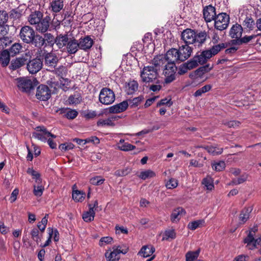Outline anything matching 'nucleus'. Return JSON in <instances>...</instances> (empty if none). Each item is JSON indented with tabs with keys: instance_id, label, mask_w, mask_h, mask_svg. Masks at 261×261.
<instances>
[{
	"instance_id": "obj_23",
	"label": "nucleus",
	"mask_w": 261,
	"mask_h": 261,
	"mask_svg": "<svg viewBox=\"0 0 261 261\" xmlns=\"http://www.w3.org/2000/svg\"><path fill=\"white\" fill-rule=\"evenodd\" d=\"M128 106V103L127 101H123L118 104L109 107V111L111 113H119L126 110Z\"/></svg>"
},
{
	"instance_id": "obj_27",
	"label": "nucleus",
	"mask_w": 261,
	"mask_h": 261,
	"mask_svg": "<svg viewBox=\"0 0 261 261\" xmlns=\"http://www.w3.org/2000/svg\"><path fill=\"white\" fill-rule=\"evenodd\" d=\"M120 118L118 116H114L106 119H100L97 122V125L98 126H114L115 125L114 121L118 120Z\"/></svg>"
},
{
	"instance_id": "obj_6",
	"label": "nucleus",
	"mask_w": 261,
	"mask_h": 261,
	"mask_svg": "<svg viewBox=\"0 0 261 261\" xmlns=\"http://www.w3.org/2000/svg\"><path fill=\"white\" fill-rule=\"evenodd\" d=\"M177 68L175 64L167 63L164 66L163 74L165 76V83H170L175 79Z\"/></svg>"
},
{
	"instance_id": "obj_4",
	"label": "nucleus",
	"mask_w": 261,
	"mask_h": 261,
	"mask_svg": "<svg viewBox=\"0 0 261 261\" xmlns=\"http://www.w3.org/2000/svg\"><path fill=\"white\" fill-rule=\"evenodd\" d=\"M115 100V95L111 89L108 88H103L99 95V101L105 105L112 103Z\"/></svg>"
},
{
	"instance_id": "obj_31",
	"label": "nucleus",
	"mask_w": 261,
	"mask_h": 261,
	"mask_svg": "<svg viewBox=\"0 0 261 261\" xmlns=\"http://www.w3.org/2000/svg\"><path fill=\"white\" fill-rule=\"evenodd\" d=\"M196 40L195 43H197L198 46H201L209 38L208 35L205 31H201L196 33L195 32Z\"/></svg>"
},
{
	"instance_id": "obj_44",
	"label": "nucleus",
	"mask_w": 261,
	"mask_h": 261,
	"mask_svg": "<svg viewBox=\"0 0 261 261\" xmlns=\"http://www.w3.org/2000/svg\"><path fill=\"white\" fill-rule=\"evenodd\" d=\"M200 252V249L195 251H188L186 254V261H193L199 256Z\"/></svg>"
},
{
	"instance_id": "obj_59",
	"label": "nucleus",
	"mask_w": 261,
	"mask_h": 261,
	"mask_svg": "<svg viewBox=\"0 0 261 261\" xmlns=\"http://www.w3.org/2000/svg\"><path fill=\"white\" fill-rule=\"evenodd\" d=\"M129 169L126 168L116 170L114 173V175L118 177L124 176L127 175L129 173Z\"/></svg>"
},
{
	"instance_id": "obj_38",
	"label": "nucleus",
	"mask_w": 261,
	"mask_h": 261,
	"mask_svg": "<svg viewBox=\"0 0 261 261\" xmlns=\"http://www.w3.org/2000/svg\"><path fill=\"white\" fill-rule=\"evenodd\" d=\"M251 210L250 208H245L241 211L239 216V223L244 224L249 219Z\"/></svg>"
},
{
	"instance_id": "obj_35",
	"label": "nucleus",
	"mask_w": 261,
	"mask_h": 261,
	"mask_svg": "<svg viewBox=\"0 0 261 261\" xmlns=\"http://www.w3.org/2000/svg\"><path fill=\"white\" fill-rule=\"evenodd\" d=\"M69 39L67 35H60L56 38V42L57 45L59 48H62L65 46H67Z\"/></svg>"
},
{
	"instance_id": "obj_46",
	"label": "nucleus",
	"mask_w": 261,
	"mask_h": 261,
	"mask_svg": "<svg viewBox=\"0 0 261 261\" xmlns=\"http://www.w3.org/2000/svg\"><path fill=\"white\" fill-rule=\"evenodd\" d=\"M85 194L79 190L74 191L72 193V198L76 202H82L85 198Z\"/></svg>"
},
{
	"instance_id": "obj_22",
	"label": "nucleus",
	"mask_w": 261,
	"mask_h": 261,
	"mask_svg": "<svg viewBox=\"0 0 261 261\" xmlns=\"http://www.w3.org/2000/svg\"><path fill=\"white\" fill-rule=\"evenodd\" d=\"M29 44L34 46L37 49H41L43 47H44V41L43 39V36L35 33Z\"/></svg>"
},
{
	"instance_id": "obj_63",
	"label": "nucleus",
	"mask_w": 261,
	"mask_h": 261,
	"mask_svg": "<svg viewBox=\"0 0 261 261\" xmlns=\"http://www.w3.org/2000/svg\"><path fill=\"white\" fill-rule=\"evenodd\" d=\"M173 105V102L171 101V98H165L161 99L157 104V106H160L162 105H167L168 107H170Z\"/></svg>"
},
{
	"instance_id": "obj_40",
	"label": "nucleus",
	"mask_w": 261,
	"mask_h": 261,
	"mask_svg": "<svg viewBox=\"0 0 261 261\" xmlns=\"http://www.w3.org/2000/svg\"><path fill=\"white\" fill-rule=\"evenodd\" d=\"M22 46L19 43H15L9 49L8 51L10 52L11 57H14L19 54L22 50Z\"/></svg>"
},
{
	"instance_id": "obj_29",
	"label": "nucleus",
	"mask_w": 261,
	"mask_h": 261,
	"mask_svg": "<svg viewBox=\"0 0 261 261\" xmlns=\"http://www.w3.org/2000/svg\"><path fill=\"white\" fill-rule=\"evenodd\" d=\"M43 17V13L39 11L32 12L29 16L28 20L31 25H36Z\"/></svg>"
},
{
	"instance_id": "obj_61",
	"label": "nucleus",
	"mask_w": 261,
	"mask_h": 261,
	"mask_svg": "<svg viewBox=\"0 0 261 261\" xmlns=\"http://www.w3.org/2000/svg\"><path fill=\"white\" fill-rule=\"evenodd\" d=\"M178 185L177 180L174 178H171L166 183V186L168 189H172L175 188Z\"/></svg>"
},
{
	"instance_id": "obj_50",
	"label": "nucleus",
	"mask_w": 261,
	"mask_h": 261,
	"mask_svg": "<svg viewBox=\"0 0 261 261\" xmlns=\"http://www.w3.org/2000/svg\"><path fill=\"white\" fill-rule=\"evenodd\" d=\"M144 99L143 96H139L138 97L134 98L133 99H129L128 102L131 108H135L137 107Z\"/></svg>"
},
{
	"instance_id": "obj_14",
	"label": "nucleus",
	"mask_w": 261,
	"mask_h": 261,
	"mask_svg": "<svg viewBox=\"0 0 261 261\" xmlns=\"http://www.w3.org/2000/svg\"><path fill=\"white\" fill-rule=\"evenodd\" d=\"M242 25L244 29L248 31L253 30L256 25L259 30H261V18L257 20L255 23L254 20L250 16H247L244 20Z\"/></svg>"
},
{
	"instance_id": "obj_49",
	"label": "nucleus",
	"mask_w": 261,
	"mask_h": 261,
	"mask_svg": "<svg viewBox=\"0 0 261 261\" xmlns=\"http://www.w3.org/2000/svg\"><path fill=\"white\" fill-rule=\"evenodd\" d=\"M94 216L95 211L89 209L88 212L85 213L83 215V219L86 222H91L93 220Z\"/></svg>"
},
{
	"instance_id": "obj_16",
	"label": "nucleus",
	"mask_w": 261,
	"mask_h": 261,
	"mask_svg": "<svg viewBox=\"0 0 261 261\" xmlns=\"http://www.w3.org/2000/svg\"><path fill=\"white\" fill-rule=\"evenodd\" d=\"M29 61L27 69L30 73H36L41 69L43 63L40 59L35 58L31 60L29 59Z\"/></svg>"
},
{
	"instance_id": "obj_45",
	"label": "nucleus",
	"mask_w": 261,
	"mask_h": 261,
	"mask_svg": "<svg viewBox=\"0 0 261 261\" xmlns=\"http://www.w3.org/2000/svg\"><path fill=\"white\" fill-rule=\"evenodd\" d=\"M68 102L70 104H78L82 101V96L81 94L78 92L74 93L70 95L68 98Z\"/></svg>"
},
{
	"instance_id": "obj_5",
	"label": "nucleus",
	"mask_w": 261,
	"mask_h": 261,
	"mask_svg": "<svg viewBox=\"0 0 261 261\" xmlns=\"http://www.w3.org/2000/svg\"><path fill=\"white\" fill-rule=\"evenodd\" d=\"M229 20V16L226 13L218 14L214 20L215 21V28L219 31H223L226 29L228 26Z\"/></svg>"
},
{
	"instance_id": "obj_18",
	"label": "nucleus",
	"mask_w": 261,
	"mask_h": 261,
	"mask_svg": "<svg viewBox=\"0 0 261 261\" xmlns=\"http://www.w3.org/2000/svg\"><path fill=\"white\" fill-rule=\"evenodd\" d=\"M164 55L166 57V59L168 63L175 64L176 62H181L177 49L171 48Z\"/></svg>"
},
{
	"instance_id": "obj_34",
	"label": "nucleus",
	"mask_w": 261,
	"mask_h": 261,
	"mask_svg": "<svg viewBox=\"0 0 261 261\" xmlns=\"http://www.w3.org/2000/svg\"><path fill=\"white\" fill-rule=\"evenodd\" d=\"M155 251V248L152 246H143L139 254L143 257H147L152 255Z\"/></svg>"
},
{
	"instance_id": "obj_12",
	"label": "nucleus",
	"mask_w": 261,
	"mask_h": 261,
	"mask_svg": "<svg viewBox=\"0 0 261 261\" xmlns=\"http://www.w3.org/2000/svg\"><path fill=\"white\" fill-rule=\"evenodd\" d=\"M51 96L50 90L46 85H41L37 87L36 96L41 101L47 100Z\"/></svg>"
},
{
	"instance_id": "obj_9",
	"label": "nucleus",
	"mask_w": 261,
	"mask_h": 261,
	"mask_svg": "<svg viewBox=\"0 0 261 261\" xmlns=\"http://www.w3.org/2000/svg\"><path fill=\"white\" fill-rule=\"evenodd\" d=\"M35 34V31L32 28L25 25L21 28L19 35L22 42L29 44Z\"/></svg>"
},
{
	"instance_id": "obj_60",
	"label": "nucleus",
	"mask_w": 261,
	"mask_h": 261,
	"mask_svg": "<svg viewBox=\"0 0 261 261\" xmlns=\"http://www.w3.org/2000/svg\"><path fill=\"white\" fill-rule=\"evenodd\" d=\"M77 115L78 112L76 110L68 109L65 115V118L68 119H73L77 116Z\"/></svg>"
},
{
	"instance_id": "obj_10",
	"label": "nucleus",
	"mask_w": 261,
	"mask_h": 261,
	"mask_svg": "<svg viewBox=\"0 0 261 261\" xmlns=\"http://www.w3.org/2000/svg\"><path fill=\"white\" fill-rule=\"evenodd\" d=\"M31 56L30 51H28L25 54L24 56L17 58L14 60H12L11 62L9 68L11 70H15L25 64Z\"/></svg>"
},
{
	"instance_id": "obj_36",
	"label": "nucleus",
	"mask_w": 261,
	"mask_h": 261,
	"mask_svg": "<svg viewBox=\"0 0 261 261\" xmlns=\"http://www.w3.org/2000/svg\"><path fill=\"white\" fill-rule=\"evenodd\" d=\"M201 147L204 149L209 153L212 154L213 155L221 154L223 151V148H218L216 146H201Z\"/></svg>"
},
{
	"instance_id": "obj_55",
	"label": "nucleus",
	"mask_w": 261,
	"mask_h": 261,
	"mask_svg": "<svg viewBox=\"0 0 261 261\" xmlns=\"http://www.w3.org/2000/svg\"><path fill=\"white\" fill-rule=\"evenodd\" d=\"M222 123L228 128H236L239 126L241 124L240 122L236 120H231L228 121H223Z\"/></svg>"
},
{
	"instance_id": "obj_28",
	"label": "nucleus",
	"mask_w": 261,
	"mask_h": 261,
	"mask_svg": "<svg viewBox=\"0 0 261 261\" xmlns=\"http://www.w3.org/2000/svg\"><path fill=\"white\" fill-rule=\"evenodd\" d=\"M63 0H52L49 4V8L54 13H58L64 7Z\"/></svg>"
},
{
	"instance_id": "obj_30",
	"label": "nucleus",
	"mask_w": 261,
	"mask_h": 261,
	"mask_svg": "<svg viewBox=\"0 0 261 261\" xmlns=\"http://www.w3.org/2000/svg\"><path fill=\"white\" fill-rule=\"evenodd\" d=\"M186 212L181 207H178L174 210L171 215L170 219L172 222H177L178 221L181 217L184 215Z\"/></svg>"
},
{
	"instance_id": "obj_43",
	"label": "nucleus",
	"mask_w": 261,
	"mask_h": 261,
	"mask_svg": "<svg viewBox=\"0 0 261 261\" xmlns=\"http://www.w3.org/2000/svg\"><path fill=\"white\" fill-rule=\"evenodd\" d=\"M213 68V65H211L210 64H208L197 69L195 71V73L197 76L201 77L204 73L208 72L212 70Z\"/></svg>"
},
{
	"instance_id": "obj_24",
	"label": "nucleus",
	"mask_w": 261,
	"mask_h": 261,
	"mask_svg": "<svg viewBox=\"0 0 261 261\" xmlns=\"http://www.w3.org/2000/svg\"><path fill=\"white\" fill-rule=\"evenodd\" d=\"M66 49L68 54H75L80 49L79 41L74 38L69 39Z\"/></svg>"
},
{
	"instance_id": "obj_21",
	"label": "nucleus",
	"mask_w": 261,
	"mask_h": 261,
	"mask_svg": "<svg viewBox=\"0 0 261 261\" xmlns=\"http://www.w3.org/2000/svg\"><path fill=\"white\" fill-rule=\"evenodd\" d=\"M152 66L158 69V71L160 70V68L165 65L167 63L166 57L164 55H159L156 56L151 61Z\"/></svg>"
},
{
	"instance_id": "obj_11",
	"label": "nucleus",
	"mask_w": 261,
	"mask_h": 261,
	"mask_svg": "<svg viewBox=\"0 0 261 261\" xmlns=\"http://www.w3.org/2000/svg\"><path fill=\"white\" fill-rule=\"evenodd\" d=\"M181 40L184 44L188 45H192L195 43V31L190 29L184 30L181 34Z\"/></svg>"
},
{
	"instance_id": "obj_56",
	"label": "nucleus",
	"mask_w": 261,
	"mask_h": 261,
	"mask_svg": "<svg viewBox=\"0 0 261 261\" xmlns=\"http://www.w3.org/2000/svg\"><path fill=\"white\" fill-rule=\"evenodd\" d=\"M44 190V187L41 185L38 184L37 186L34 185L33 193L36 196L40 197L42 195Z\"/></svg>"
},
{
	"instance_id": "obj_62",
	"label": "nucleus",
	"mask_w": 261,
	"mask_h": 261,
	"mask_svg": "<svg viewBox=\"0 0 261 261\" xmlns=\"http://www.w3.org/2000/svg\"><path fill=\"white\" fill-rule=\"evenodd\" d=\"M21 16V13L16 9H12L9 14V17L10 18H12L14 20H16L19 18Z\"/></svg>"
},
{
	"instance_id": "obj_47",
	"label": "nucleus",
	"mask_w": 261,
	"mask_h": 261,
	"mask_svg": "<svg viewBox=\"0 0 261 261\" xmlns=\"http://www.w3.org/2000/svg\"><path fill=\"white\" fill-rule=\"evenodd\" d=\"M202 184L208 190H212L214 188L213 180L211 177L207 176L204 178L202 181Z\"/></svg>"
},
{
	"instance_id": "obj_41",
	"label": "nucleus",
	"mask_w": 261,
	"mask_h": 261,
	"mask_svg": "<svg viewBox=\"0 0 261 261\" xmlns=\"http://www.w3.org/2000/svg\"><path fill=\"white\" fill-rule=\"evenodd\" d=\"M44 41V47L47 45H53L56 42V38L51 33H45L43 36Z\"/></svg>"
},
{
	"instance_id": "obj_54",
	"label": "nucleus",
	"mask_w": 261,
	"mask_h": 261,
	"mask_svg": "<svg viewBox=\"0 0 261 261\" xmlns=\"http://www.w3.org/2000/svg\"><path fill=\"white\" fill-rule=\"evenodd\" d=\"M197 57L195 56L192 59L186 63L190 70L196 67L199 64L197 62Z\"/></svg>"
},
{
	"instance_id": "obj_58",
	"label": "nucleus",
	"mask_w": 261,
	"mask_h": 261,
	"mask_svg": "<svg viewBox=\"0 0 261 261\" xmlns=\"http://www.w3.org/2000/svg\"><path fill=\"white\" fill-rule=\"evenodd\" d=\"M8 17V14L6 11L0 10V25L6 24Z\"/></svg>"
},
{
	"instance_id": "obj_17",
	"label": "nucleus",
	"mask_w": 261,
	"mask_h": 261,
	"mask_svg": "<svg viewBox=\"0 0 261 261\" xmlns=\"http://www.w3.org/2000/svg\"><path fill=\"white\" fill-rule=\"evenodd\" d=\"M193 48L188 45L181 44L177 49L180 61L183 62L188 59L191 55L193 52Z\"/></svg>"
},
{
	"instance_id": "obj_42",
	"label": "nucleus",
	"mask_w": 261,
	"mask_h": 261,
	"mask_svg": "<svg viewBox=\"0 0 261 261\" xmlns=\"http://www.w3.org/2000/svg\"><path fill=\"white\" fill-rule=\"evenodd\" d=\"M259 35V34H258L256 35H252L249 36H245L243 38H241V37L240 38H238V39L233 40V43H235L238 45H241L243 43H246L249 42L251 40L255 38L257 36Z\"/></svg>"
},
{
	"instance_id": "obj_39",
	"label": "nucleus",
	"mask_w": 261,
	"mask_h": 261,
	"mask_svg": "<svg viewBox=\"0 0 261 261\" xmlns=\"http://www.w3.org/2000/svg\"><path fill=\"white\" fill-rule=\"evenodd\" d=\"M138 89V84L136 81H132L128 82L126 86V90L128 94H133Z\"/></svg>"
},
{
	"instance_id": "obj_57",
	"label": "nucleus",
	"mask_w": 261,
	"mask_h": 261,
	"mask_svg": "<svg viewBox=\"0 0 261 261\" xmlns=\"http://www.w3.org/2000/svg\"><path fill=\"white\" fill-rule=\"evenodd\" d=\"M203 222V220H201L192 221L189 223L188 227L190 229L194 230L197 229L200 226V225L202 224Z\"/></svg>"
},
{
	"instance_id": "obj_1",
	"label": "nucleus",
	"mask_w": 261,
	"mask_h": 261,
	"mask_svg": "<svg viewBox=\"0 0 261 261\" xmlns=\"http://www.w3.org/2000/svg\"><path fill=\"white\" fill-rule=\"evenodd\" d=\"M140 76L142 82L144 83H161L158 79L159 74L158 69L152 66H144L141 71Z\"/></svg>"
},
{
	"instance_id": "obj_13",
	"label": "nucleus",
	"mask_w": 261,
	"mask_h": 261,
	"mask_svg": "<svg viewBox=\"0 0 261 261\" xmlns=\"http://www.w3.org/2000/svg\"><path fill=\"white\" fill-rule=\"evenodd\" d=\"M203 15L204 20L206 22H210L214 20L217 17L216 8L212 5L203 7Z\"/></svg>"
},
{
	"instance_id": "obj_53",
	"label": "nucleus",
	"mask_w": 261,
	"mask_h": 261,
	"mask_svg": "<svg viewBox=\"0 0 261 261\" xmlns=\"http://www.w3.org/2000/svg\"><path fill=\"white\" fill-rule=\"evenodd\" d=\"M105 179L101 176H97L91 178L90 180V183L93 185H102Z\"/></svg>"
},
{
	"instance_id": "obj_15",
	"label": "nucleus",
	"mask_w": 261,
	"mask_h": 261,
	"mask_svg": "<svg viewBox=\"0 0 261 261\" xmlns=\"http://www.w3.org/2000/svg\"><path fill=\"white\" fill-rule=\"evenodd\" d=\"M127 250V248L121 250L120 246H118L116 248L113 247V250L110 253L106 252L105 256L108 261H118L120 258V254L121 253L123 254L126 253Z\"/></svg>"
},
{
	"instance_id": "obj_64",
	"label": "nucleus",
	"mask_w": 261,
	"mask_h": 261,
	"mask_svg": "<svg viewBox=\"0 0 261 261\" xmlns=\"http://www.w3.org/2000/svg\"><path fill=\"white\" fill-rule=\"evenodd\" d=\"M113 241V239L110 237H105L100 239L99 243V245L100 246H103L104 244H107L111 243Z\"/></svg>"
},
{
	"instance_id": "obj_3",
	"label": "nucleus",
	"mask_w": 261,
	"mask_h": 261,
	"mask_svg": "<svg viewBox=\"0 0 261 261\" xmlns=\"http://www.w3.org/2000/svg\"><path fill=\"white\" fill-rule=\"evenodd\" d=\"M258 231L257 226H254L251 228L247 234V236L244 239V243L246 244V247L249 250H253L257 248L261 242V238L258 237L255 239V233Z\"/></svg>"
},
{
	"instance_id": "obj_8",
	"label": "nucleus",
	"mask_w": 261,
	"mask_h": 261,
	"mask_svg": "<svg viewBox=\"0 0 261 261\" xmlns=\"http://www.w3.org/2000/svg\"><path fill=\"white\" fill-rule=\"evenodd\" d=\"M35 86L30 79L25 77L17 79V86L22 92L30 93L34 89Z\"/></svg>"
},
{
	"instance_id": "obj_52",
	"label": "nucleus",
	"mask_w": 261,
	"mask_h": 261,
	"mask_svg": "<svg viewBox=\"0 0 261 261\" xmlns=\"http://www.w3.org/2000/svg\"><path fill=\"white\" fill-rule=\"evenodd\" d=\"M212 168L216 171H221L225 168V163L221 161L212 164Z\"/></svg>"
},
{
	"instance_id": "obj_37",
	"label": "nucleus",
	"mask_w": 261,
	"mask_h": 261,
	"mask_svg": "<svg viewBox=\"0 0 261 261\" xmlns=\"http://www.w3.org/2000/svg\"><path fill=\"white\" fill-rule=\"evenodd\" d=\"M52 72L55 74L56 75L63 79L64 76H66L67 73V69L66 67L61 65L57 68H55L53 70H51Z\"/></svg>"
},
{
	"instance_id": "obj_2",
	"label": "nucleus",
	"mask_w": 261,
	"mask_h": 261,
	"mask_svg": "<svg viewBox=\"0 0 261 261\" xmlns=\"http://www.w3.org/2000/svg\"><path fill=\"white\" fill-rule=\"evenodd\" d=\"M225 48L224 43H221L213 46L210 49L203 50L199 55H195L197 57V62L199 64L202 65L205 63L208 59L213 56L217 54L222 49Z\"/></svg>"
},
{
	"instance_id": "obj_19",
	"label": "nucleus",
	"mask_w": 261,
	"mask_h": 261,
	"mask_svg": "<svg viewBox=\"0 0 261 261\" xmlns=\"http://www.w3.org/2000/svg\"><path fill=\"white\" fill-rule=\"evenodd\" d=\"M50 17L49 16H46L42 18L35 25L36 30L41 33H46L49 29Z\"/></svg>"
},
{
	"instance_id": "obj_26",
	"label": "nucleus",
	"mask_w": 261,
	"mask_h": 261,
	"mask_svg": "<svg viewBox=\"0 0 261 261\" xmlns=\"http://www.w3.org/2000/svg\"><path fill=\"white\" fill-rule=\"evenodd\" d=\"M243 28L241 25L236 23L233 24L229 31V35L232 38L238 39L242 36Z\"/></svg>"
},
{
	"instance_id": "obj_51",
	"label": "nucleus",
	"mask_w": 261,
	"mask_h": 261,
	"mask_svg": "<svg viewBox=\"0 0 261 261\" xmlns=\"http://www.w3.org/2000/svg\"><path fill=\"white\" fill-rule=\"evenodd\" d=\"M155 175V173L151 170H147L141 172L139 177L142 179H146L148 178L154 177Z\"/></svg>"
},
{
	"instance_id": "obj_48",
	"label": "nucleus",
	"mask_w": 261,
	"mask_h": 261,
	"mask_svg": "<svg viewBox=\"0 0 261 261\" xmlns=\"http://www.w3.org/2000/svg\"><path fill=\"white\" fill-rule=\"evenodd\" d=\"M211 89L212 86L211 85H206L202 88L196 90L194 94V96L195 97L200 96L202 94L210 91Z\"/></svg>"
},
{
	"instance_id": "obj_33",
	"label": "nucleus",
	"mask_w": 261,
	"mask_h": 261,
	"mask_svg": "<svg viewBox=\"0 0 261 261\" xmlns=\"http://www.w3.org/2000/svg\"><path fill=\"white\" fill-rule=\"evenodd\" d=\"M11 55L8 49L4 50L0 54V63L3 67H6L10 62V57Z\"/></svg>"
},
{
	"instance_id": "obj_25",
	"label": "nucleus",
	"mask_w": 261,
	"mask_h": 261,
	"mask_svg": "<svg viewBox=\"0 0 261 261\" xmlns=\"http://www.w3.org/2000/svg\"><path fill=\"white\" fill-rule=\"evenodd\" d=\"M44 129L46 128L43 125L37 126L35 128L36 132L33 133V137L42 142H45L47 141V134H45Z\"/></svg>"
},
{
	"instance_id": "obj_7",
	"label": "nucleus",
	"mask_w": 261,
	"mask_h": 261,
	"mask_svg": "<svg viewBox=\"0 0 261 261\" xmlns=\"http://www.w3.org/2000/svg\"><path fill=\"white\" fill-rule=\"evenodd\" d=\"M44 65L47 67V71H51L54 69L59 62L58 57L53 53H48L44 55Z\"/></svg>"
},
{
	"instance_id": "obj_32",
	"label": "nucleus",
	"mask_w": 261,
	"mask_h": 261,
	"mask_svg": "<svg viewBox=\"0 0 261 261\" xmlns=\"http://www.w3.org/2000/svg\"><path fill=\"white\" fill-rule=\"evenodd\" d=\"M118 148L123 151H129L136 148V146L128 142H125L124 139H120L117 143Z\"/></svg>"
},
{
	"instance_id": "obj_20",
	"label": "nucleus",
	"mask_w": 261,
	"mask_h": 261,
	"mask_svg": "<svg viewBox=\"0 0 261 261\" xmlns=\"http://www.w3.org/2000/svg\"><path fill=\"white\" fill-rule=\"evenodd\" d=\"M80 49L86 51L91 48L94 41L89 36L81 37L79 40Z\"/></svg>"
}]
</instances>
